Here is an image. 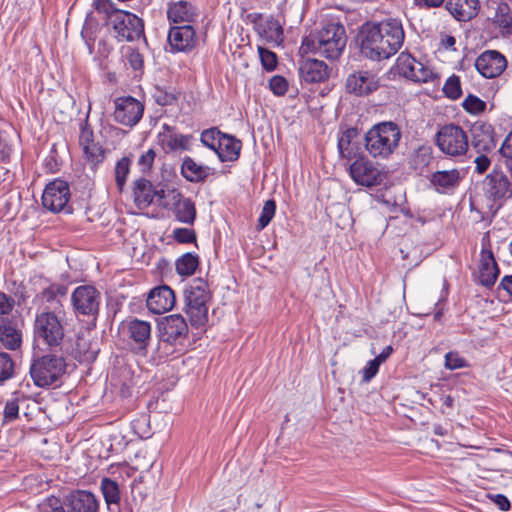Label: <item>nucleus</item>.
I'll return each mask as SVG.
<instances>
[{
    "label": "nucleus",
    "instance_id": "f257e3e1",
    "mask_svg": "<svg viewBox=\"0 0 512 512\" xmlns=\"http://www.w3.org/2000/svg\"><path fill=\"white\" fill-rule=\"evenodd\" d=\"M404 39L402 22L396 18L366 22L356 37L360 54L366 59L377 62L395 55L402 47Z\"/></svg>",
    "mask_w": 512,
    "mask_h": 512
},
{
    "label": "nucleus",
    "instance_id": "f03ea898",
    "mask_svg": "<svg viewBox=\"0 0 512 512\" xmlns=\"http://www.w3.org/2000/svg\"><path fill=\"white\" fill-rule=\"evenodd\" d=\"M159 340L150 363L160 365L170 358L184 354L189 346V327L181 314L165 316L158 324Z\"/></svg>",
    "mask_w": 512,
    "mask_h": 512
},
{
    "label": "nucleus",
    "instance_id": "7ed1b4c3",
    "mask_svg": "<svg viewBox=\"0 0 512 512\" xmlns=\"http://www.w3.org/2000/svg\"><path fill=\"white\" fill-rule=\"evenodd\" d=\"M67 368V350H38L31 357L29 374L35 386L56 388L62 384Z\"/></svg>",
    "mask_w": 512,
    "mask_h": 512
},
{
    "label": "nucleus",
    "instance_id": "20e7f679",
    "mask_svg": "<svg viewBox=\"0 0 512 512\" xmlns=\"http://www.w3.org/2000/svg\"><path fill=\"white\" fill-rule=\"evenodd\" d=\"M346 43L345 27L338 21H327L320 29L303 38L301 49L328 60H336L344 52Z\"/></svg>",
    "mask_w": 512,
    "mask_h": 512
},
{
    "label": "nucleus",
    "instance_id": "39448f33",
    "mask_svg": "<svg viewBox=\"0 0 512 512\" xmlns=\"http://www.w3.org/2000/svg\"><path fill=\"white\" fill-rule=\"evenodd\" d=\"M212 294L208 282L195 278L189 282L183 291V311L188 317L191 327L199 329L208 322V302Z\"/></svg>",
    "mask_w": 512,
    "mask_h": 512
},
{
    "label": "nucleus",
    "instance_id": "423d86ee",
    "mask_svg": "<svg viewBox=\"0 0 512 512\" xmlns=\"http://www.w3.org/2000/svg\"><path fill=\"white\" fill-rule=\"evenodd\" d=\"M65 327L63 319L54 311H43L36 315L33 324L34 349L64 350Z\"/></svg>",
    "mask_w": 512,
    "mask_h": 512
},
{
    "label": "nucleus",
    "instance_id": "0eeeda50",
    "mask_svg": "<svg viewBox=\"0 0 512 512\" xmlns=\"http://www.w3.org/2000/svg\"><path fill=\"white\" fill-rule=\"evenodd\" d=\"M401 137V130L395 122H380L366 132L365 149L371 157L385 160L399 147Z\"/></svg>",
    "mask_w": 512,
    "mask_h": 512
},
{
    "label": "nucleus",
    "instance_id": "6e6552de",
    "mask_svg": "<svg viewBox=\"0 0 512 512\" xmlns=\"http://www.w3.org/2000/svg\"><path fill=\"white\" fill-rule=\"evenodd\" d=\"M108 33L117 43L147 44L145 21L137 14L122 9L114 13L109 22H105Z\"/></svg>",
    "mask_w": 512,
    "mask_h": 512
},
{
    "label": "nucleus",
    "instance_id": "1a4fd4ad",
    "mask_svg": "<svg viewBox=\"0 0 512 512\" xmlns=\"http://www.w3.org/2000/svg\"><path fill=\"white\" fill-rule=\"evenodd\" d=\"M102 295L91 284L76 287L71 294V306L76 317H87L93 320L99 315Z\"/></svg>",
    "mask_w": 512,
    "mask_h": 512
},
{
    "label": "nucleus",
    "instance_id": "9d476101",
    "mask_svg": "<svg viewBox=\"0 0 512 512\" xmlns=\"http://www.w3.org/2000/svg\"><path fill=\"white\" fill-rule=\"evenodd\" d=\"M435 141L440 151L450 157L465 155L469 147L467 133L456 124L442 126L436 134Z\"/></svg>",
    "mask_w": 512,
    "mask_h": 512
},
{
    "label": "nucleus",
    "instance_id": "9b49d317",
    "mask_svg": "<svg viewBox=\"0 0 512 512\" xmlns=\"http://www.w3.org/2000/svg\"><path fill=\"white\" fill-rule=\"evenodd\" d=\"M70 197L68 182L57 178L45 186L41 200L46 210L69 215L73 213V207L69 204Z\"/></svg>",
    "mask_w": 512,
    "mask_h": 512
},
{
    "label": "nucleus",
    "instance_id": "f8f14e48",
    "mask_svg": "<svg viewBox=\"0 0 512 512\" xmlns=\"http://www.w3.org/2000/svg\"><path fill=\"white\" fill-rule=\"evenodd\" d=\"M119 329L127 336L129 345L137 355H147V348L151 341L150 322L132 317L122 321Z\"/></svg>",
    "mask_w": 512,
    "mask_h": 512
},
{
    "label": "nucleus",
    "instance_id": "ddd939ff",
    "mask_svg": "<svg viewBox=\"0 0 512 512\" xmlns=\"http://www.w3.org/2000/svg\"><path fill=\"white\" fill-rule=\"evenodd\" d=\"M392 70L399 76L416 83H427L436 77L431 68L416 60L408 52L399 54Z\"/></svg>",
    "mask_w": 512,
    "mask_h": 512
},
{
    "label": "nucleus",
    "instance_id": "4468645a",
    "mask_svg": "<svg viewBox=\"0 0 512 512\" xmlns=\"http://www.w3.org/2000/svg\"><path fill=\"white\" fill-rule=\"evenodd\" d=\"M144 113L142 102L132 96H121L114 99L113 119L118 124L134 127Z\"/></svg>",
    "mask_w": 512,
    "mask_h": 512
},
{
    "label": "nucleus",
    "instance_id": "2eb2a0df",
    "mask_svg": "<svg viewBox=\"0 0 512 512\" xmlns=\"http://www.w3.org/2000/svg\"><path fill=\"white\" fill-rule=\"evenodd\" d=\"M349 174L355 183L366 187L378 186L385 179V174L366 156L358 157L350 164Z\"/></svg>",
    "mask_w": 512,
    "mask_h": 512
},
{
    "label": "nucleus",
    "instance_id": "dca6fc26",
    "mask_svg": "<svg viewBox=\"0 0 512 512\" xmlns=\"http://www.w3.org/2000/svg\"><path fill=\"white\" fill-rule=\"evenodd\" d=\"M485 196L501 205L512 197V184L508 176L500 169L494 168L483 181Z\"/></svg>",
    "mask_w": 512,
    "mask_h": 512
},
{
    "label": "nucleus",
    "instance_id": "f3484780",
    "mask_svg": "<svg viewBox=\"0 0 512 512\" xmlns=\"http://www.w3.org/2000/svg\"><path fill=\"white\" fill-rule=\"evenodd\" d=\"M247 19L257 34L268 43L282 44L284 40L283 26L278 19L269 15L264 17L261 13H249Z\"/></svg>",
    "mask_w": 512,
    "mask_h": 512
},
{
    "label": "nucleus",
    "instance_id": "a211bd4d",
    "mask_svg": "<svg viewBox=\"0 0 512 512\" xmlns=\"http://www.w3.org/2000/svg\"><path fill=\"white\" fill-rule=\"evenodd\" d=\"M170 52L188 54L197 46L198 37L192 24L173 26L168 32Z\"/></svg>",
    "mask_w": 512,
    "mask_h": 512
},
{
    "label": "nucleus",
    "instance_id": "6ab92c4d",
    "mask_svg": "<svg viewBox=\"0 0 512 512\" xmlns=\"http://www.w3.org/2000/svg\"><path fill=\"white\" fill-rule=\"evenodd\" d=\"M379 86L378 76L368 70H357L350 73L345 82L347 93L358 97L372 94Z\"/></svg>",
    "mask_w": 512,
    "mask_h": 512
},
{
    "label": "nucleus",
    "instance_id": "aec40b11",
    "mask_svg": "<svg viewBox=\"0 0 512 512\" xmlns=\"http://www.w3.org/2000/svg\"><path fill=\"white\" fill-rule=\"evenodd\" d=\"M193 135L182 134L177 128L164 123L157 134V140L166 153L189 151Z\"/></svg>",
    "mask_w": 512,
    "mask_h": 512
},
{
    "label": "nucleus",
    "instance_id": "412c9836",
    "mask_svg": "<svg viewBox=\"0 0 512 512\" xmlns=\"http://www.w3.org/2000/svg\"><path fill=\"white\" fill-rule=\"evenodd\" d=\"M506 67V57L497 50H486L475 60L476 70L488 79L500 76Z\"/></svg>",
    "mask_w": 512,
    "mask_h": 512
},
{
    "label": "nucleus",
    "instance_id": "4be33fe9",
    "mask_svg": "<svg viewBox=\"0 0 512 512\" xmlns=\"http://www.w3.org/2000/svg\"><path fill=\"white\" fill-rule=\"evenodd\" d=\"M471 145L477 153H489L497 146L494 127L483 121H476L470 127Z\"/></svg>",
    "mask_w": 512,
    "mask_h": 512
},
{
    "label": "nucleus",
    "instance_id": "5701e85b",
    "mask_svg": "<svg viewBox=\"0 0 512 512\" xmlns=\"http://www.w3.org/2000/svg\"><path fill=\"white\" fill-rule=\"evenodd\" d=\"M360 131L356 127L340 130L337 138V148L341 158L348 161L361 157Z\"/></svg>",
    "mask_w": 512,
    "mask_h": 512
},
{
    "label": "nucleus",
    "instance_id": "b1692460",
    "mask_svg": "<svg viewBox=\"0 0 512 512\" xmlns=\"http://www.w3.org/2000/svg\"><path fill=\"white\" fill-rule=\"evenodd\" d=\"M174 304V291L167 285L151 289L146 299L148 310L154 314H163L171 310Z\"/></svg>",
    "mask_w": 512,
    "mask_h": 512
},
{
    "label": "nucleus",
    "instance_id": "393cba45",
    "mask_svg": "<svg viewBox=\"0 0 512 512\" xmlns=\"http://www.w3.org/2000/svg\"><path fill=\"white\" fill-rule=\"evenodd\" d=\"M69 512H97L99 502L96 496L86 490H72L64 497Z\"/></svg>",
    "mask_w": 512,
    "mask_h": 512
},
{
    "label": "nucleus",
    "instance_id": "a878e982",
    "mask_svg": "<svg viewBox=\"0 0 512 512\" xmlns=\"http://www.w3.org/2000/svg\"><path fill=\"white\" fill-rule=\"evenodd\" d=\"M499 275V268L495 261L493 252L486 249L484 246L481 250V259L479 264V271L477 276V283L491 288L494 286Z\"/></svg>",
    "mask_w": 512,
    "mask_h": 512
},
{
    "label": "nucleus",
    "instance_id": "bb28decb",
    "mask_svg": "<svg viewBox=\"0 0 512 512\" xmlns=\"http://www.w3.org/2000/svg\"><path fill=\"white\" fill-rule=\"evenodd\" d=\"M461 174L458 169L438 170L431 174L430 185L439 194H451L461 182Z\"/></svg>",
    "mask_w": 512,
    "mask_h": 512
},
{
    "label": "nucleus",
    "instance_id": "cd10ccee",
    "mask_svg": "<svg viewBox=\"0 0 512 512\" xmlns=\"http://www.w3.org/2000/svg\"><path fill=\"white\" fill-rule=\"evenodd\" d=\"M328 65L318 59H305L301 61L299 66V76L306 83L324 82L329 77Z\"/></svg>",
    "mask_w": 512,
    "mask_h": 512
},
{
    "label": "nucleus",
    "instance_id": "c85d7f7f",
    "mask_svg": "<svg viewBox=\"0 0 512 512\" xmlns=\"http://www.w3.org/2000/svg\"><path fill=\"white\" fill-rule=\"evenodd\" d=\"M133 196L136 206L143 209L150 206L156 197L163 199L165 191L156 190L149 180L140 178L134 182Z\"/></svg>",
    "mask_w": 512,
    "mask_h": 512
},
{
    "label": "nucleus",
    "instance_id": "c756f323",
    "mask_svg": "<svg viewBox=\"0 0 512 512\" xmlns=\"http://www.w3.org/2000/svg\"><path fill=\"white\" fill-rule=\"evenodd\" d=\"M446 9L457 21H469L477 16L479 0H447Z\"/></svg>",
    "mask_w": 512,
    "mask_h": 512
},
{
    "label": "nucleus",
    "instance_id": "7c9ffc66",
    "mask_svg": "<svg viewBox=\"0 0 512 512\" xmlns=\"http://www.w3.org/2000/svg\"><path fill=\"white\" fill-rule=\"evenodd\" d=\"M181 175L191 183L204 182L214 174V168L198 164L192 157L185 156L181 164Z\"/></svg>",
    "mask_w": 512,
    "mask_h": 512
},
{
    "label": "nucleus",
    "instance_id": "2f4dec72",
    "mask_svg": "<svg viewBox=\"0 0 512 512\" xmlns=\"http://www.w3.org/2000/svg\"><path fill=\"white\" fill-rule=\"evenodd\" d=\"M199 15L198 9L190 2L181 0L169 5L167 10L168 20L173 23L194 22Z\"/></svg>",
    "mask_w": 512,
    "mask_h": 512
},
{
    "label": "nucleus",
    "instance_id": "473e14b6",
    "mask_svg": "<svg viewBox=\"0 0 512 512\" xmlns=\"http://www.w3.org/2000/svg\"><path fill=\"white\" fill-rule=\"evenodd\" d=\"M173 214L178 222L193 225L196 220V207L191 198L184 197L180 192L174 195Z\"/></svg>",
    "mask_w": 512,
    "mask_h": 512
},
{
    "label": "nucleus",
    "instance_id": "72a5a7b5",
    "mask_svg": "<svg viewBox=\"0 0 512 512\" xmlns=\"http://www.w3.org/2000/svg\"><path fill=\"white\" fill-rule=\"evenodd\" d=\"M242 143L235 136L223 133L221 144H218L215 152L221 162H234L238 160Z\"/></svg>",
    "mask_w": 512,
    "mask_h": 512
},
{
    "label": "nucleus",
    "instance_id": "f704fd0d",
    "mask_svg": "<svg viewBox=\"0 0 512 512\" xmlns=\"http://www.w3.org/2000/svg\"><path fill=\"white\" fill-rule=\"evenodd\" d=\"M0 342L4 348L16 350L21 346L22 333L11 321L4 320L2 324H0Z\"/></svg>",
    "mask_w": 512,
    "mask_h": 512
},
{
    "label": "nucleus",
    "instance_id": "c9c22d12",
    "mask_svg": "<svg viewBox=\"0 0 512 512\" xmlns=\"http://www.w3.org/2000/svg\"><path fill=\"white\" fill-rule=\"evenodd\" d=\"M68 294V286L61 283H52L48 287L44 288L41 293V299L50 304L53 311L62 307L61 299L65 298Z\"/></svg>",
    "mask_w": 512,
    "mask_h": 512
},
{
    "label": "nucleus",
    "instance_id": "e433bc0d",
    "mask_svg": "<svg viewBox=\"0 0 512 512\" xmlns=\"http://www.w3.org/2000/svg\"><path fill=\"white\" fill-rule=\"evenodd\" d=\"M494 25L500 30L504 37L512 35V13L509 5L505 2L498 4L493 17Z\"/></svg>",
    "mask_w": 512,
    "mask_h": 512
},
{
    "label": "nucleus",
    "instance_id": "4c0bfd02",
    "mask_svg": "<svg viewBox=\"0 0 512 512\" xmlns=\"http://www.w3.org/2000/svg\"><path fill=\"white\" fill-rule=\"evenodd\" d=\"M98 349H93L91 343L84 337H77L71 350L73 358L79 362H92L97 358Z\"/></svg>",
    "mask_w": 512,
    "mask_h": 512
},
{
    "label": "nucleus",
    "instance_id": "58836bf2",
    "mask_svg": "<svg viewBox=\"0 0 512 512\" xmlns=\"http://www.w3.org/2000/svg\"><path fill=\"white\" fill-rule=\"evenodd\" d=\"M198 265L199 256L192 252L183 254L175 262L176 272L181 276H190L194 274Z\"/></svg>",
    "mask_w": 512,
    "mask_h": 512
},
{
    "label": "nucleus",
    "instance_id": "ea45409f",
    "mask_svg": "<svg viewBox=\"0 0 512 512\" xmlns=\"http://www.w3.org/2000/svg\"><path fill=\"white\" fill-rule=\"evenodd\" d=\"M433 161V148L430 145H422L412 155L411 163L415 170L422 173Z\"/></svg>",
    "mask_w": 512,
    "mask_h": 512
},
{
    "label": "nucleus",
    "instance_id": "a19ab883",
    "mask_svg": "<svg viewBox=\"0 0 512 512\" xmlns=\"http://www.w3.org/2000/svg\"><path fill=\"white\" fill-rule=\"evenodd\" d=\"M121 52L125 56L126 63L136 75H142L144 70V56L139 49L133 46H125L122 47Z\"/></svg>",
    "mask_w": 512,
    "mask_h": 512
},
{
    "label": "nucleus",
    "instance_id": "79ce46f5",
    "mask_svg": "<svg viewBox=\"0 0 512 512\" xmlns=\"http://www.w3.org/2000/svg\"><path fill=\"white\" fill-rule=\"evenodd\" d=\"M101 492L108 506L119 504L121 499L120 488L118 483L111 478L104 477L100 484Z\"/></svg>",
    "mask_w": 512,
    "mask_h": 512
},
{
    "label": "nucleus",
    "instance_id": "37998d69",
    "mask_svg": "<svg viewBox=\"0 0 512 512\" xmlns=\"http://www.w3.org/2000/svg\"><path fill=\"white\" fill-rule=\"evenodd\" d=\"M83 149L85 159L90 164L92 170H96L98 165L104 161L105 151L99 143L85 146Z\"/></svg>",
    "mask_w": 512,
    "mask_h": 512
},
{
    "label": "nucleus",
    "instance_id": "c03bdc74",
    "mask_svg": "<svg viewBox=\"0 0 512 512\" xmlns=\"http://www.w3.org/2000/svg\"><path fill=\"white\" fill-rule=\"evenodd\" d=\"M65 506L64 499L50 495L39 502L37 512H69L65 509Z\"/></svg>",
    "mask_w": 512,
    "mask_h": 512
},
{
    "label": "nucleus",
    "instance_id": "a18cd8bd",
    "mask_svg": "<svg viewBox=\"0 0 512 512\" xmlns=\"http://www.w3.org/2000/svg\"><path fill=\"white\" fill-rule=\"evenodd\" d=\"M221 132L217 127L205 129L200 134V142L208 149L216 152L218 144H221Z\"/></svg>",
    "mask_w": 512,
    "mask_h": 512
},
{
    "label": "nucleus",
    "instance_id": "49530a36",
    "mask_svg": "<svg viewBox=\"0 0 512 512\" xmlns=\"http://www.w3.org/2000/svg\"><path fill=\"white\" fill-rule=\"evenodd\" d=\"M99 30L100 23L94 14V11L90 10L86 14L84 24L81 29V37L88 38V40L91 41L92 37H97Z\"/></svg>",
    "mask_w": 512,
    "mask_h": 512
},
{
    "label": "nucleus",
    "instance_id": "de8ad7c7",
    "mask_svg": "<svg viewBox=\"0 0 512 512\" xmlns=\"http://www.w3.org/2000/svg\"><path fill=\"white\" fill-rule=\"evenodd\" d=\"M92 10L105 16V22H109L112 15L120 12L122 9L117 8L112 0H92Z\"/></svg>",
    "mask_w": 512,
    "mask_h": 512
},
{
    "label": "nucleus",
    "instance_id": "09e8293b",
    "mask_svg": "<svg viewBox=\"0 0 512 512\" xmlns=\"http://www.w3.org/2000/svg\"><path fill=\"white\" fill-rule=\"evenodd\" d=\"M15 363L6 352H0V385L14 376Z\"/></svg>",
    "mask_w": 512,
    "mask_h": 512
},
{
    "label": "nucleus",
    "instance_id": "8fccbe9b",
    "mask_svg": "<svg viewBox=\"0 0 512 512\" xmlns=\"http://www.w3.org/2000/svg\"><path fill=\"white\" fill-rule=\"evenodd\" d=\"M130 164H131V161L128 157H123L116 163L115 181H116L117 187L120 191L123 190V187L126 183L127 177L129 175Z\"/></svg>",
    "mask_w": 512,
    "mask_h": 512
},
{
    "label": "nucleus",
    "instance_id": "3c124183",
    "mask_svg": "<svg viewBox=\"0 0 512 512\" xmlns=\"http://www.w3.org/2000/svg\"><path fill=\"white\" fill-rule=\"evenodd\" d=\"M24 398V394L17 390L12 393V398L4 406V417L8 421L15 420L19 414V400Z\"/></svg>",
    "mask_w": 512,
    "mask_h": 512
},
{
    "label": "nucleus",
    "instance_id": "603ef678",
    "mask_svg": "<svg viewBox=\"0 0 512 512\" xmlns=\"http://www.w3.org/2000/svg\"><path fill=\"white\" fill-rule=\"evenodd\" d=\"M449 296V283L446 279L443 280V286L440 291L439 298L434 305V320L441 322L444 312L446 311V303Z\"/></svg>",
    "mask_w": 512,
    "mask_h": 512
},
{
    "label": "nucleus",
    "instance_id": "864d4df0",
    "mask_svg": "<svg viewBox=\"0 0 512 512\" xmlns=\"http://www.w3.org/2000/svg\"><path fill=\"white\" fill-rule=\"evenodd\" d=\"M443 92L445 96L451 100H457L462 95L461 82L459 76H450L444 86Z\"/></svg>",
    "mask_w": 512,
    "mask_h": 512
},
{
    "label": "nucleus",
    "instance_id": "5fc2aeb1",
    "mask_svg": "<svg viewBox=\"0 0 512 512\" xmlns=\"http://www.w3.org/2000/svg\"><path fill=\"white\" fill-rule=\"evenodd\" d=\"M463 109L470 114H480L486 109V102L478 96L469 94L462 103Z\"/></svg>",
    "mask_w": 512,
    "mask_h": 512
},
{
    "label": "nucleus",
    "instance_id": "6e6d98bb",
    "mask_svg": "<svg viewBox=\"0 0 512 512\" xmlns=\"http://www.w3.org/2000/svg\"><path fill=\"white\" fill-rule=\"evenodd\" d=\"M276 202L273 199L267 200L262 208L261 214L258 219V229H264L271 222L275 215Z\"/></svg>",
    "mask_w": 512,
    "mask_h": 512
},
{
    "label": "nucleus",
    "instance_id": "4d7b16f0",
    "mask_svg": "<svg viewBox=\"0 0 512 512\" xmlns=\"http://www.w3.org/2000/svg\"><path fill=\"white\" fill-rule=\"evenodd\" d=\"M9 291L15 299V304L18 306L24 305L29 299L27 288L23 282L11 281Z\"/></svg>",
    "mask_w": 512,
    "mask_h": 512
},
{
    "label": "nucleus",
    "instance_id": "13d9d810",
    "mask_svg": "<svg viewBox=\"0 0 512 512\" xmlns=\"http://www.w3.org/2000/svg\"><path fill=\"white\" fill-rule=\"evenodd\" d=\"M173 238L176 242L181 244L195 243L197 240L196 232L194 229L180 227L173 230Z\"/></svg>",
    "mask_w": 512,
    "mask_h": 512
},
{
    "label": "nucleus",
    "instance_id": "bf43d9fd",
    "mask_svg": "<svg viewBox=\"0 0 512 512\" xmlns=\"http://www.w3.org/2000/svg\"><path fill=\"white\" fill-rule=\"evenodd\" d=\"M469 364L457 351H449L445 354V367L449 370L466 368Z\"/></svg>",
    "mask_w": 512,
    "mask_h": 512
},
{
    "label": "nucleus",
    "instance_id": "052dcab7",
    "mask_svg": "<svg viewBox=\"0 0 512 512\" xmlns=\"http://www.w3.org/2000/svg\"><path fill=\"white\" fill-rule=\"evenodd\" d=\"M258 52L263 69L268 72L275 70L277 66L276 54L270 51L269 49L263 47H259Z\"/></svg>",
    "mask_w": 512,
    "mask_h": 512
},
{
    "label": "nucleus",
    "instance_id": "680f3d73",
    "mask_svg": "<svg viewBox=\"0 0 512 512\" xmlns=\"http://www.w3.org/2000/svg\"><path fill=\"white\" fill-rule=\"evenodd\" d=\"M153 97L155 102L161 106L172 105L177 100V96L173 91L161 89L159 87L156 88Z\"/></svg>",
    "mask_w": 512,
    "mask_h": 512
},
{
    "label": "nucleus",
    "instance_id": "e2e57ef3",
    "mask_svg": "<svg viewBox=\"0 0 512 512\" xmlns=\"http://www.w3.org/2000/svg\"><path fill=\"white\" fill-rule=\"evenodd\" d=\"M269 88L276 96H283L288 91V82L281 75L273 76L269 81Z\"/></svg>",
    "mask_w": 512,
    "mask_h": 512
},
{
    "label": "nucleus",
    "instance_id": "0e129e2a",
    "mask_svg": "<svg viewBox=\"0 0 512 512\" xmlns=\"http://www.w3.org/2000/svg\"><path fill=\"white\" fill-rule=\"evenodd\" d=\"M156 157V152L154 149L150 148L145 153H142L137 161V165L139 167V170L142 173H147L151 170L152 165L154 163Z\"/></svg>",
    "mask_w": 512,
    "mask_h": 512
},
{
    "label": "nucleus",
    "instance_id": "69168bd1",
    "mask_svg": "<svg viewBox=\"0 0 512 512\" xmlns=\"http://www.w3.org/2000/svg\"><path fill=\"white\" fill-rule=\"evenodd\" d=\"M380 366L374 359L369 360L361 370L362 381L369 383L377 375Z\"/></svg>",
    "mask_w": 512,
    "mask_h": 512
},
{
    "label": "nucleus",
    "instance_id": "338daca9",
    "mask_svg": "<svg viewBox=\"0 0 512 512\" xmlns=\"http://www.w3.org/2000/svg\"><path fill=\"white\" fill-rule=\"evenodd\" d=\"M15 306V299L12 296L0 291V315H8Z\"/></svg>",
    "mask_w": 512,
    "mask_h": 512
},
{
    "label": "nucleus",
    "instance_id": "774afa93",
    "mask_svg": "<svg viewBox=\"0 0 512 512\" xmlns=\"http://www.w3.org/2000/svg\"><path fill=\"white\" fill-rule=\"evenodd\" d=\"M79 143L82 148L95 143L93 130L88 125L81 126Z\"/></svg>",
    "mask_w": 512,
    "mask_h": 512
}]
</instances>
